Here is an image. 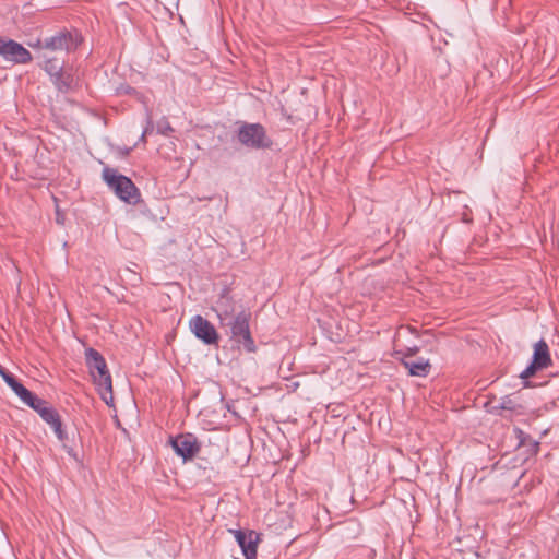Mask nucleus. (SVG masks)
I'll return each instance as SVG.
<instances>
[{
	"label": "nucleus",
	"instance_id": "12",
	"mask_svg": "<svg viewBox=\"0 0 559 559\" xmlns=\"http://www.w3.org/2000/svg\"><path fill=\"white\" fill-rule=\"evenodd\" d=\"M246 559H257L258 543L260 534L255 531L230 530Z\"/></svg>",
	"mask_w": 559,
	"mask_h": 559
},
{
	"label": "nucleus",
	"instance_id": "20",
	"mask_svg": "<svg viewBox=\"0 0 559 559\" xmlns=\"http://www.w3.org/2000/svg\"><path fill=\"white\" fill-rule=\"evenodd\" d=\"M513 431H514L516 438L519 439V445H524L525 440L528 438V436L525 435V432L523 430H521L520 428H514Z\"/></svg>",
	"mask_w": 559,
	"mask_h": 559
},
{
	"label": "nucleus",
	"instance_id": "15",
	"mask_svg": "<svg viewBox=\"0 0 559 559\" xmlns=\"http://www.w3.org/2000/svg\"><path fill=\"white\" fill-rule=\"evenodd\" d=\"M17 396L25 405L34 409L38 415L40 414V409L46 408L50 404L48 401L39 397L26 388Z\"/></svg>",
	"mask_w": 559,
	"mask_h": 559
},
{
	"label": "nucleus",
	"instance_id": "11",
	"mask_svg": "<svg viewBox=\"0 0 559 559\" xmlns=\"http://www.w3.org/2000/svg\"><path fill=\"white\" fill-rule=\"evenodd\" d=\"M489 413L499 415L506 419H512L526 413L525 406L513 394L504 395L497 405H491Z\"/></svg>",
	"mask_w": 559,
	"mask_h": 559
},
{
	"label": "nucleus",
	"instance_id": "21",
	"mask_svg": "<svg viewBox=\"0 0 559 559\" xmlns=\"http://www.w3.org/2000/svg\"><path fill=\"white\" fill-rule=\"evenodd\" d=\"M171 130H173V129H171V127H170V124H169L168 122H165V124H164V126H159V127H158V131H159L160 133H163V134H166L168 131H171Z\"/></svg>",
	"mask_w": 559,
	"mask_h": 559
},
{
	"label": "nucleus",
	"instance_id": "4",
	"mask_svg": "<svg viewBox=\"0 0 559 559\" xmlns=\"http://www.w3.org/2000/svg\"><path fill=\"white\" fill-rule=\"evenodd\" d=\"M237 139L243 146L252 150L270 148L273 144L261 123L242 122Z\"/></svg>",
	"mask_w": 559,
	"mask_h": 559
},
{
	"label": "nucleus",
	"instance_id": "2",
	"mask_svg": "<svg viewBox=\"0 0 559 559\" xmlns=\"http://www.w3.org/2000/svg\"><path fill=\"white\" fill-rule=\"evenodd\" d=\"M251 312L241 308L233 320L221 325L228 329L229 338L238 348L247 353H255L257 345L250 331Z\"/></svg>",
	"mask_w": 559,
	"mask_h": 559
},
{
	"label": "nucleus",
	"instance_id": "13",
	"mask_svg": "<svg viewBox=\"0 0 559 559\" xmlns=\"http://www.w3.org/2000/svg\"><path fill=\"white\" fill-rule=\"evenodd\" d=\"M213 310L217 314L219 325H223L229 320H233L238 313L236 302L228 295L226 289L221 294L219 298L215 302V306L213 307Z\"/></svg>",
	"mask_w": 559,
	"mask_h": 559
},
{
	"label": "nucleus",
	"instance_id": "5",
	"mask_svg": "<svg viewBox=\"0 0 559 559\" xmlns=\"http://www.w3.org/2000/svg\"><path fill=\"white\" fill-rule=\"evenodd\" d=\"M167 443L185 463L193 460L201 450L198 438L189 432L179 433L175 437L170 436Z\"/></svg>",
	"mask_w": 559,
	"mask_h": 559
},
{
	"label": "nucleus",
	"instance_id": "10",
	"mask_svg": "<svg viewBox=\"0 0 559 559\" xmlns=\"http://www.w3.org/2000/svg\"><path fill=\"white\" fill-rule=\"evenodd\" d=\"M40 418L52 429L57 439L63 444L69 454L72 453V449L68 448L69 436L63 427V421L60 413L49 404L46 408L40 409Z\"/></svg>",
	"mask_w": 559,
	"mask_h": 559
},
{
	"label": "nucleus",
	"instance_id": "9",
	"mask_svg": "<svg viewBox=\"0 0 559 559\" xmlns=\"http://www.w3.org/2000/svg\"><path fill=\"white\" fill-rule=\"evenodd\" d=\"M191 332L205 345H217L219 335L215 326L202 316H193L189 321Z\"/></svg>",
	"mask_w": 559,
	"mask_h": 559
},
{
	"label": "nucleus",
	"instance_id": "14",
	"mask_svg": "<svg viewBox=\"0 0 559 559\" xmlns=\"http://www.w3.org/2000/svg\"><path fill=\"white\" fill-rule=\"evenodd\" d=\"M401 364L408 370L409 376L413 377H427L431 370L429 360L423 357L417 360L401 358Z\"/></svg>",
	"mask_w": 559,
	"mask_h": 559
},
{
	"label": "nucleus",
	"instance_id": "23",
	"mask_svg": "<svg viewBox=\"0 0 559 559\" xmlns=\"http://www.w3.org/2000/svg\"><path fill=\"white\" fill-rule=\"evenodd\" d=\"M129 152H130V148L122 150V153H124L126 155L129 154Z\"/></svg>",
	"mask_w": 559,
	"mask_h": 559
},
{
	"label": "nucleus",
	"instance_id": "8",
	"mask_svg": "<svg viewBox=\"0 0 559 559\" xmlns=\"http://www.w3.org/2000/svg\"><path fill=\"white\" fill-rule=\"evenodd\" d=\"M0 56L14 64H26L33 59L32 53L13 39L0 37Z\"/></svg>",
	"mask_w": 559,
	"mask_h": 559
},
{
	"label": "nucleus",
	"instance_id": "3",
	"mask_svg": "<svg viewBox=\"0 0 559 559\" xmlns=\"http://www.w3.org/2000/svg\"><path fill=\"white\" fill-rule=\"evenodd\" d=\"M102 177L121 201L131 205H136L142 201L139 188L129 177L118 174L115 168L104 167Z\"/></svg>",
	"mask_w": 559,
	"mask_h": 559
},
{
	"label": "nucleus",
	"instance_id": "1",
	"mask_svg": "<svg viewBox=\"0 0 559 559\" xmlns=\"http://www.w3.org/2000/svg\"><path fill=\"white\" fill-rule=\"evenodd\" d=\"M84 354L85 364L90 370V374L93 378L94 384L97 386L102 400L107 405H112V379L105 358L98 350L92 347L86 348Z\"/></svg>",
	"mask_w": 559,
	"mask_h": 559
},
{
	"label": "nucleus",
	"instance_id": "7",
	"mask_svg": "<svg viewBox=\"0 0 559 559\" xmlns=\"http://www.w3.org/2000/svg\"><path fill=\"white\" fill-rule=\"evenodd\" d=\"M36 47L68 52L78 47V39L70 31L62 29L50 37L38 39Z\"/></svg>",
	"mask_w": 559,
	"mask_h": 559
},
{
	"label": "nucleus",
	"instance_id": "24",
	"mask_svg": "<svg viewBox=\"0 0 559 559\" xmlns=\"http://www.w3.org/2000/svg\"><path fill=\"white\" fill-rule=\"evenodd\" d=\"M129 152H130V148L122 150V153H124L126 155L129 154Z\"/></svg>",
	"mask_w": 559,
	"mask_h": 559
},
{
	"label": "nucleus",
	"instance_id": "17",
	"mask_svg": "<svg viewBox=\"0 0 559 559\" xmlns=\"http://www.w3.org/2000/svg\"><path fill=\"white\" fill-rule=\"evenodd\" d=\"M0 376L2 377L3 381L8 384V386L11 388V390L16 394L20 395V393L23 392L25 386L17 381V379L10 373L3 366L0 365Z\"/></svg>",
	"mask_w": 559,
	"mask_h": 559
},
{
	"label": "nucleus",
	"instance_id": "18",
	"mask_svg": "<svg viewBox=\"0 0 559 559\" xmlns=\"http://www.w3.org/2000/svg\"><path fill=\"white\" fill-rule=\"evenodd\" d=\"M44 70L50 78L56 76L59 72L64 70V61L58 58H48L45 61Z\"/></svg>",
	"mask_w": 559,
	"mask_h": 559
},
{
	"label": "nucleus",
	"instance_id": "19",
	"mask_svg": "<svg viewBox=\"0 0 559 559\" xmlns=\"http://www.w3.org/2000/svg\"><path fill=\"white\" fill-rule=\"evenodd\" d=\"M419 350V348L417 346H414V347H409L407 348V352L404 353L402 350H395V355H402L403 357L402 358H406V359H409V357L414 356L415 354H417V352Z\"/></svg>",
	"mask_w": 559,
	"mask_h": 559
},
{
	"label": "nucleus",
	"instance_id": "22",
	"mask_svg": "<svg viewBox=\"0 0 559 559\" xmlns=\"http://www.w3.org/2000/svg\"><path fill=\"white\" fill-rule=\"evenodd\" d=\"M147 131H148V127H147V128H145V130L143 131V133H142V135H141V140H142V141H144V140H145V135H146Z\"/></svg>",
	"mask_w": 559,
	"mask_h": 559
},
{
	"label": "nucleus",
	"instance_id": "16",
	"mask_svg": "<svg viewBox=\"0 0 559 559\" xmlns=\"http://www.w3.org/2000/svg\"><path fill=\"white\" fill-rule=\"evenodd\" d=\"M50 80L60 93H68L73 88V75L67 70H62L56 76L50 78Z\"/></svg>",
	"mask_w": 559,
	"mask_h": 559
},
{
	"label": "nucleus",
	"instance_id": "6",
	"mask_svg": "<svg viewBox=\"0 0 559 559\" xmlns=\"http://www.w3.org/2000/svg\"><path fill=\"white\" fill-rule=\"evenodd\" d=\"M552 365L548 344L542 338L534 345V352L531 364L520 373V378L527 380Z\"/></svg>",
	"mask_w": 559,
	"mask_h": 559
}]
</instances>
